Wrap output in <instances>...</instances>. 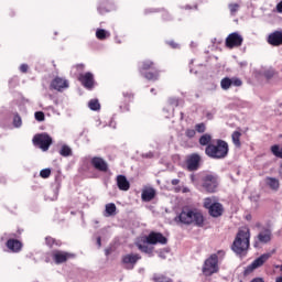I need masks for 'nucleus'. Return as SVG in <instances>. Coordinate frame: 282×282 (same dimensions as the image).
<instances>
[{
	"label": "nucleus",
	"instance_id": "603ef678",
	"mask_svg": "<svg viewBox=\"0 0 282 282\" xmlns=\"http://www.w3.org/2000/svg\"><path fill=\"white\" fill-rule=\"evenodd\" d=\"M77 67H83V64H80V65H77Z\"/></svg>",
	"mask_w": 282,
	"mask_h": 282
},
{
	"label": "nucleus",
	"instance_id": "2eb2a0df",
	"mask_svg": "<svg viewBox=\"0 0 282 282\" xmlns=\"http://www.w3.org/2000/svg\"><path fill=\"white\" fill-rule=\"evenodd\" d=\"M78 80L82 82V85H84L86 89H91L94 87V74L91 73L80 74Z\"/></svg>",
	"mask_w": 282,
	"mask_h": 282
},
{
	"label": "nucleus",
	"instance_id": "f03ea898",
	"mask_svg": "<svg viewBox=\"0 0 282 282\" xmlns=\"http://www.w3.org/2000/svg\"><path fill=\"white\" fill-rule=\"evenodd\" d=\"M228 142L221 139L216 140V143L208 144L205 148V154L207 158H212V160H224L228 158Z\"/></svg>",
	"mask_w": 282,
	"mask_h": 282
},
{
	"label": "nucleus",
	"instance_id": "aec40b11",
	"mask_svg": "<svg viewBox=\"0 0 282 282\" xmlns=\"http://www.w3.org/2000/svg\"><path fill=\"white\" fill-rule=\"evenodd\" d=\"M117 186L119 191H129L131 188V184L127 180V176L124 175H118L117 176Z\"/></svg>",
	"mask_w": 282,
	"mask_h": 282
},
{
	"label": "nucleus",
	"instance_id": "49530a36",
	"mask_svg": "<svg viewBox=\"0 0 282 282\" xmlns=\"http://www.w3.org/2000/svg\"><path fill=\"white\" fill-rule=\"evenodd\" d=\"M279 174L282 177V163H281L280 169H279Z\"/></svg>",
	"mask_w": 282,
	"mask_h": 282
},
{
	"label": "nucleus",
	"instance_id": "864d4df0",
	"mask_svg": "<svg viewBox=\"0 0 282 282\" xmlns=\"http://www.w3.org/2000/svg\"><path fill=\"white\" fill-rule=\"evenodd\" d=\"M151 91H152V93H154V91H155V89H154V88H152V89H151Z\"/></svg>",
	"mask_w": 282,
	"mask_h": 282
},
{
	"label": "nucleus",
	"instance_id": "1a4fd4ad",
	"mask_svg": "<svg viewBox=\"0 0 282 282\" xmlns=\"http://www.w3.org/2000/svg\"><path fill=\"white\" fill-rule=\"evenodd\" d=\"M270 257H272V253L261 254L258 259H256L251 264H249L246 268L245 274H250L251 272H254V270H257V268H261V265H263V263H265V261H268V259H270Z\"/></svg>",
	"mask_w": 282,
	"mask_h": 282
},
{
	"label": "nucleus",
	"instance_id": "e433bc0d",
	"mask_svg": "<svg viewBox=\"0 0 282 282\" xmlns=\"http://www.w3.org/2000/svg\"><path fill=\"white\" fill-rule=\"evenodd\" d=\"M197 133H206V123H198L195 126Z\"/></svg>",
	"mask_w": 282,
	"mask_h": 282
},
{
	"label": "nucleus",
	"instance_id": "4468645a",
	"mask_svg": "<svg viewBox=\"0 0 282 282\" xmlns=\"http://www.w3.org/2000/svg\"><path fill=\"white\" fill-rule=\"evenodd\" d=\"M269 45H273L274 47H279L282 45V31H275L268 36Z\"/></svg>",
	"mask_w": 282,
	"mask_h": 282
},
{
	"label": "nucleus",
	"instance_id": "473e14b6",
	"mask_svg": "<svg viewBox=\"0 0 282 282\" xmlns=\"http://www.w3.org/2000/svg\"><path fill=\"white\" fill-rule=\"evenodd\" d=\"M159 76H160L159 72H155V73L149 72V73H145L144 78H147V80H158Z\"/></svg>",
	"mask_w": 282,
	"mask_h": 282
},
{
	"label": "nucleus",
	"instance_id": "a211bd4d",
	"mask_svg": "<svg viewBox=\"0 0 282 282\" xmlns=\"http://www.w3.org/2000/svg\"><path fill=\"white\" fill-rule=\"evenodd\" d=\"M208 210L212 217H221V215H224V205L220 203H214Z\"/></svg>",
	"mask_w": 282,
	"mask_h": 282
},
{
	"label": "nucleus",
	"instance_id": "c756f323",
	"mask_svg": "<svg viewBox=\"0 0 282 282\" xmlns=\"http://www.w3.org/2000/svg\"><path fill=\"white\" fill-rule=\"evenodd\" d=\"M59 155H62L63 158H69V155H72V148H69L68 145H63L59 150Z\"/></svg>",
	"mask_w": 282,
	"mask_h": 282
},
{
	"label": "nucleus",
	"instance_id": "20e7f679",
	"mask_svg": "<svg viewBox=\"0 0 282 282\" xmlns=\"http://www.w3.org/2000/svg\"><path fill=\"white\" fill-rule=\"evenodd\" d=\"M202 186L206 193H217L219 178L215 174H205L202 178Z\"/></svg>",
	"mask_w": 282,
	"mask_h": 282
},
{
	"label": "nucleus",
	"instance_id": "bb28decb",
	"mask_svg": "<svg viewBox=\"0 0 282 282\" xmlns=\"http://www.w3.org/2000/svg\"><path fill=\"white\" fill-rule=\"evenodd\" d=\"M152 281L154 282H171V278L161 274V273H155L152 278Z\"/></svg>",
	"mask_w": 282,
	"mask_h": 282
},
{
	"label": "nucleus",
	"instance_id": "37998d69",
	"mask_svg": "<svg viewBox=\"0 0 282 282\" xmlns=\"http://www.w3.org/2000/svg\"><path fill=\"white\" fill-rule=\"evenodd\" d=\"M28 69H29L28 64H22V65L20 66V70L22 72V74H25V73L28 72Z\"/></svg>",
	"mask_w": 282,
	"mask_h": 282
},
{
	"label": "nucleus",
	"instance_id": "a878e982",
	"mask_svg": "<svg viewBox=\"0 0 282 282\" xmlns=\"http://www.w3.org/2000/svg\"><path fill=\"white\" fill-rule=\"evenodd\" d=\"M116 210H117V207H116V204L113 203H109L106 205V209H105V217H113V215H116Z\"/></svg>",
	"mask_w": 282,
	"mask_h": 282
},
{
	"label": "nucleus",
	"instance_id": "ea45409f",
	"mask_svg": "<svg viewBox=\"0 0 282 282\" xmlns=\"http://www.w3.org/2000/svg\"><path fill=\"white\" fill-rule=\"evenodd\" d=\"M35 120H37V122H43V120H45V113H43V111L35 112Z\"/></svg>",
	"mask_w": 282,
	"mask_h": 282
},
{
	"label": "nucleus",
	"instance_id": "c85d7f7f",
	"mask_svg": "<svg viewBox=\"0 0 282 282\" xmlns=\"http://www.w3.org/2000/svg\"><path fill=\"white\" fill-rule=\"evenodd\" d=\"M231 138H232V142L235 144V147H241V132L239 131H235L232 134H231Z\"/></svg>",
	"mask_w": 282,
	"mask_h": 282
},
{
	"label": "nucleus",
	"instance_id": "cd10ccee",
	"mask_svg": "<svg viewBox=\"0 0 282 282\" xmlns=\"http://www.w3.org/2000/svg\"><path fill=\"white\" fill-rule=\"evenodd\" d=\"M276 70L274 68H267L263 72V76L264 78H267V80H272V78H274V76L276 75Z\"/></svg>",
	"mask_w": 282,
	"mask_h": 282
},
{
	"label": "nucleus",
	"instance_id": "0eeeda50",
	"mask_svg": "<svg viewBox=\"0 0 282 282\" xmlns=\"http://www.w3.org/2000/svg\"><path fill=\"white\" fill-rule=\"evenodd\" d=\"M145 242L150 246H158V243L166 246V243H169V239H166V237L161 232L152 231L145 237Z\"/></svg>",
	"mask_w": 282,
	"mask_h": 282
},
{
	"label": "nucleus",
	"instance_id": "b1692460",
	"mask_svg": "<svg viewBox=\"0 0 282 282\" xmlns=\"http://www.w3.org/2000/svg\"><path fill=\"white\" fill-rule=\"evenodd\" d=\"M265 184L267 186H269V188H271L272 191H279V178H274V177H267L265 178Z\"/></svg>",
	"mask_w": 282,
	"mask_h": 282
},
{
	"label": "nucleus",
	"instance_id": "72a5a7b5",
	"mask_svg": "<svg viewBox=\"0 0 282 282\" xmlns=\"http://www.w3.org/2000/svg\"><path fill=\"white\" fill-rule=\"evenodd\" d=\"M271 152L275 155V158L282 159V148L279 145L271 147Z\"/></svg>",
	"mask_w": 282,
	"mask_h": 282
},
{
	"label": "nucleus",
	"instance_id": "7c9ffc66",
	"mask_svg": "<svg viewBox=\"0 0 282 282\" xmlns=\"http://www.w3.org/2000/svg\"><path fill=\"white\" fill-rule=\"evenodd\" d=\"M88 107L91 109V111H98V109H100V102L98 99H91L88 104Z\"/></svg>",
	"mask_w": 282,
	"mask_h": 282
},
{
	"label": "nucleus",
	"instance_id": "a19ab883",
	"mask_svg": "<svg viewBox=\"0 0 282 282\" xmlns=\"http://www.w3.org/2000/svg\"><path fill=\"white\" fill-rule=\"evenodd\" d=\"M151 68H153V62L151 61L143 62L142 69H151Z\"/></svg>",
	"mask_w": 282,
	"mask_h": 282
},
{
	"label": "nucleus",
	"instance_id": "79ce46f5",
	"mask_svg": "<svg viewBox=\"0 0 282 282\" xmlns=\"http://www.w3.org/2000/svg\"><path fill=\"white\" fill-rule=\"evenodd\" d=\"M196 131H197V130L187 129V130L185 131V135H186L187 138H195Z\"/></svg>",
	"mask_w": 282,
	"mask_h": 282
},
{
	"label": "nucleus",
	"instance_id": "de8ad7c7",
	"mask_svg": "<svg viewBox=\"0 0 282 282\" xmlns=\"http://www.w3.org/2000/svg\"><path fill=\"white\" fill-rule=\"evenodd\" d=\"M97 243H98V246H99V248H100V246H101V240H100V238H97Z\"/></svg>",
	"mask_w": 282,
	"mask_h": 282
},
{
	"label": "nucleus",
	"instance_id": "9d476101",
	"mask_svg": "<svg viewBox=\"0 0 282 282\" xmlns=\"http://www.w3.org/2000/svg\"><path fill=\"white\" fill-rule=\"evenodd\" d=\"M225 43H226V47H228L229 50H232L235 47H241L243 43V37L239 35V33L234 32L227 36Z\"/></svg>",
	"mask_w": 282,
	"mask_h": 282
},
{
	"label": "nucleus",
	"instance_id": "6ab92c4d",
	"mask_svg": "<svg viewBox=\"0 0 282 282\" xmlns=\"http://www.w3.org/2000/svg\"><path fill=\"white\" fill-rule=\"evenodd\" d=\"M69 257H72V254L64 251H55L53 253V259L57 264L65 263V261H67Z\"/></svg>",
	"mask_w": 282,
	"mask_h": 282
},
{
	"label": "nucleus",
	"instance_id": "9b49d317",
	"mask_svg": "<svg viewBox=\"0 0 282 282\" xmlns=\"http://www.w3.org/2000/svg\"><path fill=\"white\" fill-rule=\"evenodd\" d=\"M234 85V87H241V85H243V82H241L239 78L237 77H225L220 80V87L221 89H224L225 91H228V89L230 88V86Z\"/></svg>",
	"mask_w": 282,
	"mask_h": 282
},
{
	"label": "nucleus",
	"instance_id": "7ed1b4c3",
	"mask_svg": "<svg viewBox=\"0 0 282 282\" xmlns=\"http://www.w3.org/2000/svg\"><path fill=\"white\" fill-rule=\"evenodd\" d=\"M250 248V229H239L232 245L231 250L236 254H243Z\"/></svg>",
	"mask_w": 282,
	"mask_h": 282
},
{
	"label": "nucleus",
	"instance_id": "3c124183",
	"mask_svg": "<svg viewBox=\"0 0 282 282\" xmlns=\"http://www.w3.org/2000/svg\"><path fill=\"white\" fill-rule=\"evenodd\" d=\"M170 45H172V47H177V44H175L173 42Z\"/></svg>",
	"mask_w": 282,
	"mask_h": 282
},
{
	"label": "nucleus",
	"instance_id": "c9c22d12",
	"mask_svg": "<svg viewBox=\"0 0 282 282\" xmlns=\"http://www.w3.org/2000/svg\"><path fill=\"white\" fill-rule=\"evenodd\" d=\"M21 124H23V121L21 120V116L15 115L13 117V127H15L17 129H19V127H21Z\"/></svg>",
	"mask_w": 282,
	"mask_h": 282
},
{
	"label": "nucleus",
	"instance_id": "6e6552de",
	"mask_svg": "<svg viewBox=\"0 0 282 282\" xmlns=\"http://www.w3.org/2000/svg\"><path fill=\"white\" fill-rule=\"evenodd\" d=\"M217 254H213L210 258H208L203 267V273L205 274V276H210L213 274H215V272H217L218 268H217Z\"/></svg>",
	"mask_w": 282,
	"mask_h": 282
},
{
	"label": "nucleus",
	"instance_id": "5701e85b",
	"mask_svg": "<svg viewBox=\"0 0 282 282\" xmlns=\"http://www.w3.org/2000/svg\"><path fill=\"white\" fill-rule=\"evenodd\" d=\"M154 197H155V189L153 188L144 189L141 194V199H143V202H151L152 199H154Z\"/></svg>",
	"mask_w": 282,
	"mask_h": 282
},
{
	"label": "nucleus",
	"instance_id": "423d86ee",
	"mask_svg": "<svg viewBox=\"0 0 282 282\" xmlns=\"http://www.w3.org/2000/svg\"><path fill=\"white\" fill-rule=\"evenodd\" d=\"M140 259H142V256H140L139 253H127L122 256L121 263L126 268V270H133Z\"/></svg>",
	"mask_w": 282,
	"mask_h": 282
},
{
	"label": "nucleus",
	"instance_id": "8fccbe9b",
	"mask_svg": "<svg viewBox=\"0 0 282 282\" xmlns=\"http://www.w3.org/2000/svg\"><path fill=\"white\" fill-rule=\"evenodd\" d=\"M275 282H282V276L276 278Z\"/></svg>",
	"mask_w": 282,
	"mask_h": 282
},
{
	"label": "nucleus",
	"instance_id": "ddd939ff",
	"mask_svg": "<svg viewBox=\"0 0 282 282\" xmlns=\"http://www.w3.org/2000/svg\"><path fill=\"white\" fill-rule=\"evenodd\" d=\"M91 165L97 171H100L101 173H107L109 171V165L106 163L105 159L95 156L91 159Z\"/></svg>",
	"mask_w": 282,
	"mask_h": 282
},
{
	"label": "nucleus",
	"instance_id": "4be33fe9",
	"mask_svg": "<svg viewBox=\"0 0 282 282\" xmlns=\"http://www.w3.org/2000/svg\"><path fill=\"white\" fill-rule=\"evenodd\" d=\"M135 246L141 252L149 254V257H153V247H150L147 242H135Z\"/></svg>",
	"mask_w": 282,
	"mask_h": 282
},
{
	"label": "nucleus",
	"instance_id": "a18cd8bd",
	"mask_svg": "<svg viewBox=\"0 0 282 282\" xmlns=\"http://www.w3.org/2000/svg\"><path fill=\"white\" fill-rule=\"evenodd\" d=\"M177 184H180V180L177 178L172 180V186H177Z\"/></svg>",
	"mask_w": 282,
	"mask_h": 282
},
{
	"label": "nucleus",
	"instance_id": "58836bf2",
	"mask_svg": "<svg viewBox=\"0 0 282 282\" xmlns=\"http://www.w3.org/2000/svg\"><path fill=\"white\" fill-rule=\"evenodd\" d=\"M213 205H215V203H213V198L207 197L204 199V208L209 210Z\"/></svg>",
	"mask_w": 282,
	"mask_h": 282
},
{
	"label": "nucleus",
	"instance_id": "412c9836",
	"mask_svg": "<svg viewBox=\"0 0 282 282\" xmlns=\"http://www.w3.org/2000/svg\"><path fill=\"white\" fill-rule=\"evenodd\" d=\"M258 240L260 243H270L272 241V231L270 229H264L258 235Z\"/></svg>",
	"mask_w": 282,
	"mask_h": 282
},
{
	"label": "nucleus",
	"instance_id": "393cba45",
	"mask_svg": "<svg viewBox=\"0 0 282 282\" xmlns=\"http://www.w3.org/2000/svg\"><path fill=\"white\" fill-rule=\"evenodd\" d=\"M198 142L200 147H208V144H213L210 143L213 142V135H210L209 133H205L199 138Z\"/></svg>",
	"mask_w": 282,
	"mask_h": 282
},
{
	"label": "nucleus",
	"instance_id": "dca6fc26",
	"mask_svg": "<svg viewBox=\"0 0 282 282\" xmlns=\"http://www.w3.org/2000/svg\"><path fill=\"white\" fill-rule=\"evenodd\" d=\"M51 87L53 89H56V91H63V89H67L69 87V84L67 83V80H65L61 77H56L51 83Z\"/></svg>",
	"mask_w": 282,
	"mask_h": 282
},
{
	"label": "nucleus",
	"instance_id": "f257e3e1",
	"mask_svg": "<svg viewBox=\"0 0 282 282\" xmlns=\"http://www.w3.org/2000/svg\"><path fill=\"white\" fill-rule=\"evenodd\" d=\"M174 221L183 226H204V215L197 209L183 208L182 212L174 218Z\"/></svg>",
	"mask_w": 282,
	"mask_h": 282
},
{
	"label": "nucleus",
	"instance_id": "f3484780",
	"mask_svg": "<svg viewBox=\"0 0 282 282\" xmlns=\"http://www.w3.org/2000/svg\"><path fill=\"white\" fill-rule=\"evenodd\" d=\"M7 248L10 250V252H21L23 243L18 239H9L7 241Z\"/></svg>",
	"mask_w": 282,
	"mask_h": 282
},
{
	"label": "nucleus",
	"instance_id": "f704fd0d",
	"mask_svg": "<svg viewBox=\"0 0 282 282\" xmlns=\"http://www.w3.org/2000/svg\"><path fill=\"white\" fill-rule=\"evenodd\" d=\"M229 10H230V14L235 15L236 12H239V3H230L228 6Z\"/></svg>",
	"mask_w": 282,
	"mask_h": 282
},
{
	"label": "nucleus",
	"instance_id": "2f4dec72",
	"mask_svg": "<svg viewBox=\"0 0 282 282\" xmlns=\"http://www.w3.org/2000/svg\"><path fill=\"white\" fill-rule=\"evenodd\" d=\"M96 36H97V39H99V41H105V39H107V36H109V33L106 32L104 29H99L96 31Z\"/></svg>",
	"mask_w": 282,
	"mask_h": 282
},
{
	"label": "nucleus",
	"instance_id": "f8f14e48",
	"mask_svg": "<svg viewBox=\"0 0 282 282\" xmlns=\"http://www.w3.org/2000/svg\"><path fill=\"white\" fill-rule=\"evenodd\" d=\"M202 162V156L197 153L191 154L186 160L187 171H197L199 169V163Z\"/></svg>",
	"mask_w": 282,
	"mask_h": 282
},
{
	"label": "nucleus",
	"instance_id": "09e8293b",
	"mask_svg": "<svg viewBox=\"0 0 282 282\" xmlns=\"http://www.w3.org/2000/svg\"><path fill=\"white\" fill-rule=\"evenodd\" d=\"M191 180H192V182H195V174L191 175Z\"/></svg>",
	"mask_w": 282,
	"mask_h": 282
},
{
	"label": "nucleus",
	"instance_id": "c03bdc74",
	"mask_svg": "<svg viewBox=\"0 0 282 282\" xmlns=\"http://www.w3.org/2000/svg\"><path fill=\"white\" fill-rule=\"evenodd\" d=\"M47 246H52L54 243V238H46Z\"/></svg>",
	"mask_w": 282,
	"mask_h": 282
},
{
	"label": "nucleus",
	"instance_id": "39448f33",
	"mask_svg": "<svg viewBox=\"0 0 282 282\" xmlns=\"http://www.w3.org/2000/svg\"><path fill=\"white\" fill-rule=\"evenodd\" d=\"M33 144L43 151H48L50 147H52V137L47 133L35 134Z\"/></svg>",
	"mask_w": 282,
	"mask_h": 282
},
{
	"label": "nucleus",
	"instance_id": "4c0bfd02",
	"mask_svg": "<svg viewBox=\"0 0 282 282\" xmlns=\"http://www.w3.org/2000/svg\"><path fill=\"white\" fill-rule=\"evenodd\" d=\"M52 175V170L50 169H44L40 172V177H43L44 180H47Z\"/></svg>",
	"mask_w": 282,
	"mask_h": 282
}]
</instances>
